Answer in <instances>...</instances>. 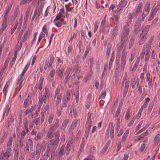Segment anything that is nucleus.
Here are the masks:
<instances>
[{"label": "nucleus", "instance_id": "nucleus-1", "mask_svg": "<svg viewBox=\"0 0 160 160\" xmlns=\"http://www.w3.org/2000/svg\"><path fill=\"white\" fill-rule=\"evenodd\" d=\"M117 54L119 58L121 57V60L120 62L119 59H118L116 62V69L118 71H123L125 68L126 64V58L127 56V52L124 48L121 46L117 49Z\"/></svg>", "mask_w": 160, "mask_h": 160}, {"label": "nucleus", "instance_id": "nucleus-2", "mask_svg": "<svg viewBox=\"0 0 160 160\" xmlns=\"http://www.w3.org/2000/svg\"><path fill=\"white\" fill-rule=\"evenodd\" d=\"M131 19L129 18L127 22H125V25L122 28L120 36L121 44L117 49H118L122 46L123 48H124L126 50V45L124 43L128 40V38L129 33V25L131 24Z\"/></svg>", "mask_w": 160, "mask_h": 160}, {"label": "nucleus", "instance_id": "nucleus-3", "mask_svg": "<svg viewBox=\"0 0 160 160\" xmlns=\"http://www.w3.org/2000/svg\"><path fill=\"white\" fill-rule=\"evenodd\" d=\"M59 132L58 131H57L55 134V137L54 139H53L50 141L49 142L48 145L50 146L51 148H52V152L55 151L58 145L59 141Z\"/></svg>", "mask_w": 160, "mask_h": 160}, {"label": "nucleus", "instance_id": "nucleus-4", "mask_svg": "<svg viewBox=\"0 0 160 160\" xmlns=\"http://www.w3.org/2000/svg\"><path fill=\"white\" fill-rule=\"evenodd\" d=\"M149 29V26L147 25L143 29L142 31V33H141L139 38V45L143 44L146 41L148 37L147 35Z\"/></svg>", "mask_w": 160, "mask_h": 160}, {"label": "nucleus", "instance_id": "nucleus-5", "mask_svg": "<svg viewBox=\"0 0 160 160\" xmlns=\"http://www.w3.org/2000/svg\"><path fill=\"white\" fill-rule=\"evenodd\" d=\"M124 84H125V86L123 91V97H125L126 96V94L127 93L129 85V79L128 78L127 74L126 72L125 73L124 76L123 78L122 81V82L121 86L122 88L123 86H124Z\"/></svg>", "mask_w": 160, "mask_h": 160}, {"label": "nucleus", "instance_id": "nucleus-6", "mask_svg": "<svg viewBox=\"0 0 160 160\" xmlns=\"http://www.w3.org/2000/svg\"><path fill=\"white\" fill-rule=\"evenodd\" d=\"M141 19L138 18L136 21L134 25V31L135 34H137L141 30Z\"/></svg>", "mask_w": 160, "mask_h": 160}, {"label": "nucleus", "instance_id": "nucleus-7", "mask_svg": "<svg viewBox=\"0 0 160 160\" xmlns=\"http://www.w3.org/2000/svg\"><path fill=\"white\" fill-rule=\"evenodd\" d=\"M110 132L111 138L113 139L114 138V128L113 124L110 123L108 124L106 133L109 134Z\"/></svg>", "mask_w": 160, "mask_h": 160}, {"label": "nucleus", "instance_id": "nucleus-8", "mask_svg": "<svg viewBox=\"0 0 160 160\" xmlns=\"http://www.w3.org/2000/svg\"><path fill=\"white\" fill-rule=\"evenodd\" d=\"M40 92H39L38 95L39 98V102H38V107H40L41 108L42 104H43V102L45 103H46L47 102V98H46V95L45 94H43L42 98H41L40 95Z\"/></svg>", "mask_w": 160, "mask_h": 160}, {"label": "nucleus", "instance_id": "nucleus-9", "mask_svg": "<svg viewBox=\"0 0 160 160\" xmlns=\"http://www.w3.org/2000/svg\"><path fill=\"white\" fill-rule=\"evenodd\" d=\"M91 114L88 115L85 125L86 129L90 130L92 121L91 119Z\"/></svg>", "mask_w": 160, "mask_h": 160}, {"label": "nucleus", "instance_id": "nucleus-10", "mask_svg": "<svg viewBox=\"0 0 160 160\" xmlns=\"http://www.w3.org/2000/svg\"><path fill=\"white\" fill-rule=\"evenodd\" d=\"M13 152H14V160H18L19 149L18 146L15 145L13 148Z\"/></svg>", "mask_w": 160, "mask_h": 160}, {"label": "nucleus", "instance_id": "nucleus-11", "mask_svg": "<svg viewBox=\"0 0 160 160\" xmlns=\"http://www.w3.org/2000/svg\"><path fill=\"white\" fill-rule=\"evenodd\" d=\"M72 70V68H68L67 70L66 71L64 74L66 75V77L64 80V82L65 83H68V81H69V78L68 76L69 74H70L71 71Z\"/></svg>", "mask_w": 160, "mask_h": 160}, {"label": "nucleus", "instance_id": "nucleus-12", "mask_svg": "<svg viewBox=\"0 0 160 160\" xmlns=\"http://www.w3.org/2000/svg\"><path fill=\"white\" fill-rule=\"evenodd\" d=\"M65 148V145H62L61 146L60 149L58 152V157H62V156L65 153V152L64 151Z\"/></svg>", "mask_w": 160, "mask_h": 160}, {"label": "nucleus", "instance_id": "nucleus-13", "mask_svg": "<svg viewBox=\"0 0 160 160\" xmlns=\"http://www.w3.org/2000/svg\"><path fill=\"white\" fill-rule=\"evenodd\" d=\"M118 30V25L117 23H116V26L115 28L113 29L111 32L112 38L113 39H114V37L117 35V31Z\"/></svg>", "mask_w": 160, "mask_h": 160}, {"label": "nucleus", "instance_id": "nucleus-14", "mask_svg": "<svg viewBox=\"0 0 160 160\" xmlns=\"http://www.w3.org/2000/svg\"><path fill=\"white\" fill-rule=\"evenodd\" d=\"M80 122L79 120H74L71 125V129H73L76 127L77 125L79 124Z\"/></svg>", "mask_w": 160, "mask_h": 160}, {"label": "nucleus", "instance_id": "nucleus-15", "mask_svg": "<svg viewBox=\"0 0 160 160\" xmlns=\"http://www.w3.org/2000/svg\"><path fill=\"white\" fill-rule=\"evenodd\" d=\"M110 142V140H109L106 143L103 148L102 149L101 153L103 154H104L107 150Z\"/></svg>", "mask_w": 160, "mask_h": 160}, {"label": "nucleus", "instance_id": "nucleus-16", "mask_svg": "<svg viewBox=\"0 0 160 160\" xmlns=\"http://www.w3.org/2000/svg\"><path fill=\"white\" fill-rule=\"evenodd\" d=\"M135 36L134 35L132 36L130 38L129 45V48H132L134 43Z\"/></svg>", "mask_w": 160, "mask_h": 160}, {"label": "nucleus", "instance_id": "nucleus-17", "mask_svg": "<svg viewBox=\"0 0 160 160\" xmlns=\"http://www.w3.org/2000/svg\"><path fill=\"white\" fill-rule=\"evenodd\" d=\"M13 141V138L12 137H10L7 143V149L9 150H11V148L12 146V143Z\"/></svg>", "mask_w": 160, "mask_h": 160}, {"label": "nucleus", "instance_id": "nucleus-18", "mask_svg": "<svg viewBox=\"0 0 160 160\" xmlns=\"http://www.w3.org/2000/svg\"><path fill=\"white\" fill-rule=\"evenodd\" d=\"M55 133H53L52 131H49L46 136V139L47 138L52 139L55 137Z\"/></svg>", "mask_w": 160, "mask_h": 160}, {"label": "nucleus", "instance_id": "nucleus-19", "mask_svg": "<svg viewBox=\"0 0 160 160\" xmlns=\"http://www.w3.org/2000/svg\"><path fill=\"white\" fill-rule=\"evenodd\" d=\"M63 72L64 70L62 68L60 69V68H58L56 70V73H57L58 75L60 76L61 78H62V77Z\"/></svg>", "mask_w": 160, "mask_h": 160}, {"label": "nucleus", "instance_id": "nucleus-20", "mask_svg": "<svg viewBox=\"0 0 160 160\" xmlns=\"http://www.w3.org/2000/svg\"><path fill=\"white\" fill-rule=\"evenodd\" d=\"M147 48V45H144L142 51V54H143L144 55L145 54L146 55V56H149L148 55V52H149V50L147 48L145 50V48Z\"/></svg>", "mask_w": 160, "mask_h": 160}, {"label": "nucleus", "instance_id": "nucleus-21", "mask_svg": "<svg viewBox=\"0 0 160 160\" xmlns=\"http://www.w3.org/2000/svg\"><path fill=\"white\" fill-rule=\"evenodd\" d=\"M13 3V1L12 0L9 4L8 6L6 7V9L5 10V12L8 13H9L10 10L12 5Z\"/></svg>", "mask_w": 160, "mask_h": 160}, {"label": "nucleus", "instance_id": "nucleus-22", "mask_svg": "<svg viewBox=\"0 0 160 160\" xmlns=\"http://www.w3.org/2000/svg\"><path fill=\"white\" fill-rule=\"evenodd\" d=\"M147 104L144 103L143 105L141 106L138 114V116L139 117H140L141 116L142 110H143V109H144L147 107Z\"/></svg>", "mask_w": 160, "mask_h": 160}, {"label": "nucleus", "instance_id": "nucleus-23", "mask_svg": "<svg viewBox=\"0 0 160 160\" xmlns=\"http://www.w3.org/2000/svg\"><path fill=\"white\" fill-rule=\"evenodd\" d=\"M150 3L149 2H147L145 6V11L144 12H146V14H148L150 11Z\"/></svg>", "mask_w": 160, "mask_h": 160}, {"label": "nucleus", "instance_id": "nucleus-24", "mask_svg": "<svg viewBox=\"0 0 160 160\" xmlns=\"http://www.w3.org/2000/svg\"><path fill=\"white\" fill-rule=\"evenodd\" d=\"M11 151V150H9L7 149L6 152H5L4 153L3 152H2L4 157L7 158V159L10 157Z\"/></svg>", "mask_w": 160, "mask_h": 160}, {"label": "nucleus", "instance_id": "nucleus-25", "mask_svg": "<svg viewBox=\"0 0 160 160\" xmlns=\"http://www.w3.org/2000/svg\"><path fill=\"white\" fill-rule=\"evenodd\" d=\"M19 12V6L18 5H17L16 6L15 10L13 12V15L15 16H17V15L18 13Z\"/></svg>", "mask_w": 160, "mask_h": 160}, {"label": "nucleus", "instance_id": "nucleus-26", "mask_svg": "<svg viewBox=\"0 0 160 160\" xmlns=\"http://www.w3.org/2000/svg\"><path fill=\"white\" fill-rule=\"evenodd\" d=\"M136 82H138V78L136 79L134 78L131 82L132 87L133 89L135 88Z\"/></svg>", "mask_w": 160, "mask_h": 160}, {"label": "nucleus", "instance_id": "nucleus-27", "mask_svg": "<svg viewBox=\"0 0 160 160\" xmlns=\"http://www.w3.org/2000/svg\"><path fill=\"white\" fill-rule=\"evenodd\" d=\"M142 2H140L139 4H138V7L137 8V9L136 11V15H137V14L141 10V9H142Z\"/></svg>", "mask_w": 160, "mask_h": 160}, {"label": "nucleus", "instance_id": "nucleus-28", "mask_svg": "<svg viewBox=\"0 0 160 160\" xmlns=\"http://www.w3.org/2000/svg\"><path fill=\"white\" fill-rule=\"evenodd\" d=\"M55 72V70L54 69H52L49 72V76H50V79L51 81H52L53 79V77L54 76Z\"/></svg>", "mask_w": 160, "mask_h": 160}, {"label": "nucleus", "instance_id": "nucleus-29", "mask_svg": "<svg viewBox=\"0 0 160 160\" xmlns=\"http://www.w3.org/2000/svg\"><path fill=\"white\" fill-rule=\"evenodd\" d=\"M112 47V45L109 43L108 44L107 48L106 55L109 56L110 55V51Z\"/></svg>", "mask_w": 160, "mask_h": 160}, {"label": "nucleus", "instance_id": "nucleus-30", "mask_svg": "<svg viewBox=\"0 0 160 160\" xmlns=\"http://www.w3.org/2000/svg\"><path fill=\"white\" fill-rule=\"evenodd\" d=\"M14 121V118L12 115L11 116L8 121V126L9 127L12 123Z\"/></svg>", "mask_w": 160, "mask_h": 160}, {"label": "nucleus", "instance_id": "nucleus-31", "mask_svg": "<svg viewBox=\"0 0 160 160\" xmlns=\"http://www.w3.org/2000/svg\"><path fill=\"white\" fill-rule=\"evenodd\" d=\"M42 136V134L41 132H39L37 134V136L35 137L34 139L36 141L38 140L41 139Z\"/></svg>", "mask_w": 160, "mask_h": 160}, {"label": "nucleus", "instance_id": "nucleus-32", "mask_svg": "<svg viewBox=\"0 0 160 160\" xmlns=\"http://www.w3.org/2000/svg\"><path fill=\"white\" fill-rule=\"evenodd\" d=\"M71 97V93L70 92L67 91L66 92V96H64L62 98H65V99L67 100H70Z\"/></svg>", "mask_w": 160, "mask_h": 160}, {"label": "nucleus", "instance_id": "nucleus-33", "mask_svg": "<svg viewBox=\"0 0 160 160\" xmlns=\"http://www.w3.org/2000/svg\"><path fill=\"white\" fill-rule=\"evenodd\" d=\"M18 23L17 22V21H16V24L14 25V26L13 27V28L11 29L10 33L11 34H12L13 33L15 30L16 29L17 26H18Z\"/></svg>", "mask_w": 160, "mask_h": 160}, {"label": "nucleus", "instance_id": "nucleus-34", "mask_svg": "<svg viewBox=\"0 0 160 160\" xmlns=\"http://www.w3.org/2000/svg\"><path fill=\"white\" fill-rule=\"evenodd\" d=\"M42 12V8L40 7L38 8V11H37V18L38 19L39 18V16H40Z\"/></svg>", "mask_w": 160, "mask_h": 160}, {"label": "nucleus", "instance_id": "nucleus-35", "mask_svg": "<svg viewBox=\"0 0 160 160\" xmlns=\"http://www.w3.org/2000/svg\"><path fill=\"white\" fill-rule=\"evenodd\" d=\"M68 123V120H64L62 124V128L64 129L66 128Z\"/></svg>", "mask_w": 160, "mask_h": 160}, {"label": "nucleus", "instance_id": "nucleus-36", "mask_svg": "<svg viewBox=\"0 0 160 160\" xmlns=\"http://www.w3.org/2000/svg\"><path fill=\"white\" fill-rule=\"evenodd\" d=\"M24 80V76H21L20 75V78L19 79L18 82H17V85H20V86H21L22 83V82Z\"/></svg>", "mask_w": 160, "mask_h": 160}, {"label": "nucleus", "instance_id": "nucleus-37", "mask_svg": "<svg viewBox=\"0 0 160 160\" xmlns=\"http://www.w3.org/2000/svg\"><path fill=\"white\" fill-rule=\"evenodd\" d=\"M79 89H77V90L76 91V94H75V99L76 100V103H78V100H79Z\"/></svg>", "mask_w": 160, "mask_h": 160}, {"label": "nucleus", "instance_id": "nucleus-38", "mask_svg": "<svg viewBox=\"0 0 160 160\" xmlns=\"http://www.w3.org/2000/svg\"><path fill=\"white\" fill-rule=\"evenodd\" d=\"M8 85L6 84L4 88L3 89V92L4 93V96L5 97H6L7 93L8 91Z\"/></svg>", "mask_w": 160, "mask_h": 160}, {"label": "nucleus", "instance_id": "nucleus-39", "mask_svg": "<svg viewBox=\"0 0 160 160\" xmlns=\"http://www.w3.org/2000/svg\"><path fill=\"white\" fill-rule=\"evenodd\" d=\"M78 64L75 65L73 68V70L74 71L75 73H79L80 72V70H78Z\"/></svg>", "mask_w": 160, "mask_h": 160}, {"label": "nucleus", "instance_id": "nucleus-40", "mask_svg": "<svg viewBox=\"0 0 160 160\" xmlns=\"http://www.w3.org/2000/svg\"><path fill=\"white\" fill-rule=\"evenodd\" d=\"M65 98H62V107H66L67 106V104L68 102V100L65 99Z\"/></svg>", "mask_w": 160, "mask_h": 160}, {"label": "nucleus", "instance_id": "nucleus-41", "mask_svg": "<svg viewBox=\"0 0 160 160\" xmlns=\"http://www.w3.org/2000/svg\"><path fill=\"white\" fill-rule=\"evenodd\" d=\"M106 23V20L105 19H104L102 22L101 25L100 27V29H104V28H106L105 24Z\"/></svg>", "mask_w": 160, "mask_h": 160}, {"label": "nucleus", "instance_id": "nucleus-42", "mask_svg": "<svg viewBox=\"0 0 160 160\" xmlns=\"http://www.w3.org/2000/svg\"><path fill=\"white\" fill-rule=\"evenodd\" d=\"M43 94H45L46 95V97H49L50 96L49 90L47 86L45 88V93Z\"/></svg>", "mask_w": 160, "mask_h": 160}, {"label": "nucleus", "instance_id": "nucleus-43", "mask_svg": "<svg viewBox=\"0 0 160 160\" xmlns=\"http://www.w3.org/2000/svg\"><path fill=\"white\" fill-rule=\"evenodd\" d=\"M26 144L28 145L30 148H31L33 146V142L31 139H28Z\"/></svg>", "mask_w": 160, "mask_h": 160}, {"label": "nucleus", "instance_id": "nucleus-44", "mask_svg": "<svg viewBox=\"0 0 160 160\" xmlns=\"http://www.w3.org/2000/svg\"><path fill=\"white\" fill-rule=\"evenodd\" d=\"M148 133V132L146 131V132L140 135L138 137V138L141 139H142L145 136L147 135Z\"/></svg>", "mask_w": 160, "mask_h": 160}, {"label": "nucleus", "instance_id": "nucleus-45", "mask_svg": "<svg viewBox=\"0 0 160 160\" xmlns=\"http://www.w3.org/2000/svg\"><path fill=\"white\" fill-rule=\"evenodd\" d=\"M153 105L152 104H150L149 105L148 110V112L147 113L148 114H149L150 113V112H151L152 108H153Z\"/></svg>", "mask_w": 160, "mask_h": 160}, {"label": "nucleus", "instance_id": "nucleus-46", "mask_svg": "<svg viewBox=\"0 0 160 160\" xmlns=\"http://www.w3.org/2000/svg\"><path fill=\"white\" fill-rule=\"evenodd\" d=\"M16 58V57L15 56L13 57L12 59V61L10 62V63L9 65V67L11 68L12 67L13 65L14 62L15 61Z\"/></svg>", "mask_w": 160, "mask_h": 160}, {"label": "nucleus", "instance_id": "nucleus-47", "mask_svg": "<svg viewBox=\"0 0 160 160\" xmlns=\"http://www.w3.org/2000/svg\"><path fill=\"white\" fill-rule=\"evenodd\" d=\"M43 32L45 33L46 35L48 34V31L47 29V26L46 25H44L42 28Z\"/></svg>", "mask_w": 160, "mask_h": 160}, {"label": "nucleus", "instance_id": "nucleus-48", "mask_svg": "<svg viewBox=\"0 0 160 160\" xmlns=\"http://www.w3.org/2000/svg\"><path fill=\"white\" fill-rule=\"evenodd\" d=\"M57 97V100L56 102V104L57 105L60 102H61V97L60 95H58Z\"/></svg>", "mask_w": 160, "mask_h": 160}, {"label": "nucleus", "instance_id": "nucleus-49", "mask_svg": "<svg viewBox=\"0 0 160 160\" xmlns=\"http://www.w3.org/2000/svg\"><path fill=\"white\" fill-rule=\"evenodd\" d=\"M29 101L28 98L25 99L23 104V107L26 108L28 106V102Z\"/></svg>", "mask_w": 160, "mask_h": 160}, {"label": "nucleus", "instance_id": "nucleus-50", "mask_svg": "<svg viewBox=\"0 0 160 160\" xmlns=\"http://www.w3.org/2000/svg\"><path fill=\"white\" fill-rule=\"evenodd\" d=\"M85 105L87 108H89L90 106V101L89 100H87L85 102Z\"/></svg>", "mask_w": 160, "mask_h": 160}, {"label": "nucleus", "instance_id": "nucleus-51", "mask_svg": "<svg viewBox=\"0 0 160 160\" xmlns=\"http://www.w3.org/2000/svg\"><path fill=\"white\" fill-rule=\"evenodd\" d=\"M62 16V14L61 13H58L57 14V15L56 16V18H55V19L54 20V21L55 20H60L61 17Z\"/></svg>", "mask_w": 160, "mask_h": 160}, {"label": "nucleus", "instance_id": "nucleus-52", "mask_svg": "<svg viewBox=\"0 0 160 160\" xmlns=\"http://www.w3.org/2000/svg\"><path fill=\"white\" fill-rule=\"evenodd\" d=\"M94 157L92 155L88 156V157L85 158L83 160H94Z\"/></svg>", "mask_w": 160, "mask_h": 160}, {"label": "nucleus", "instance_id": "nucleus-53", "mask_svg": "<svg viewBox=\"0 0 160 160\" xmlns=\"http://www.w3.org/2000/svg\"><path fill=\"white\" fill-rule=\"evenodd\" d=\"M44 112H43V111L42 112H41V122L42 123L44 120Z\"/></svg>", "mask_w": 160, "mask_h": 160}, {"label": "nucleus", "instance_id": "nucleus-54", "mask_svg": "<svg viewBox=\"0 0 160 160\" xmlns=\"http://www.w3.org/2000/svg\"><path fill=\"white\" fill-rule=\"evenodd\" d=\"M7 134L5 133L3 136L0 139V142L2 143V142L4 139L6 138L7 136Z\"/></svg>", "mask_w": 160, "mask_h": 160}, {"label": "nucleus", "instance_id": "nucleus-55", "mask_svg": "<svg viewBox=\"0 0 160 160\" xmlns=\"http://www.w3.org/2000/svg\"><path fill=\"white\" fill-rule=\"evenodd\" d=\"M121 108L120 107H118L117 109V110L116 112L115 115V117H118V116L119 115V113L120 112Z\"/></svg>", "mask_w": 160, "mask_h": 160}, {"label": "nucleus", "instance_id": "nucleus-56", "mask_svg": "<svg viewBox=\"0 0 160 160\" xmlns=\"http://www.w3.org/2000/svg\"><path fill=\"white\" fill-rule=\"evenodd\" d=\"M106 94V91H104L102 92L100 95V98L102 99L104 98Z\"/></svg>", "mask_w": 160, "mask_h": 160}, {"label": "nucleus", "instance_id": "nucleus-57", "mask_svg": "<svg viewBox=\"0 0 160 160\" xmlns=\"http://www.w3.org/2000/svg\"><path fill=\"white\" fill-rule=\"evenodd\" d=\"M55 24L58 27H60L62 25V23L61 22V20L59 21L55 22Z\"/></svg>", "mask_w": 160, "mask_h": 160}, {"label": "nucleus", "instance_id": "nucleus-58", "mask_svg": "<svg viewBox=\"0 0 160 160\" xmlns=\"http://www.w3.org/2000/svg\"><path fill=\"white\" fill-rule=\"evenodd\" d=\"M157 112V111L156 110H155V109H154L151 114L150 118H152L154 116Z\"/></svg>", "mask_w": 160, "mask_h": 160}, {"label": "nucleus", "instance_id": "nucleus-59", "mask_svg": "<svg viewBox=\"0 0 160 160\" xmlns=\"http://www.w3.org/2000/svg\"><path fill=\"white\" fill-rule=\"evenodd\" d=\"M21 88V86H20V85H19V87L18 88H16V90L15 92V95L16 94H17L20 91Z\"/></svg>", "mask_w": 160, "mask_h": 160}, {"label": "nucleus", "instance_id": "nucleus-60", "mask_svg": "<svg viewBox=\"0 0 160 160\" xmlns=\"http://www.w3.org/2000/svg\"><path fill=\"white\" fill-rule=\"evenodd\" d=\"M101 30H102V32L105 34H107L109 32V28H104V29H101Z\"/></svg>", "mask_w": 160, "mask_h": 160}, {"label": "nucleus", "instance_id": "nucleus-61", "mask_svg": "<svg viewBox=\"0 0 160 160\" xmlns=\"http://www.w3.org/2000/svg\"><path fill=\"white\" fill-rule=\"evenodd\" d=\"M60 91V88H57L56 89L55 92V97L56 96L57 97V96L58 95H59V94Z\"/></svg>", "mask_w": 160, "mask_h": 160}, {"label": "nucleus", "instance_id": "nucleus-62", "mask_svg": "<svg viewBox=\"0 0 160 160\" xmlns=\"http://www.w3.org/2000/svg\"><path fill=\"white\" fill-rule=\"evenodd\" d=\"M7 27V25L6 24V22H3L2 24V28L1 29L5 30Z\"/></svg>", "mask_w": 160, "mask_h": 160}, {"label": "nucleus", "instance_id": "nucleus-63", "mask_svg": "<svg viewBox=\"0 0 160 160\" xmlns=\"http://www.w3.org/2000/svg\"><path fill=\"white\" fill-rule=\"evenodd\" d=\"M112 18L114 20L116 21L117 22H118V17L117 15H115L112 16Z\"/></svg>", "mask_w": 160, "mask_h": 160}, {"label": "nucleus", "instance_id": "nucleus-64", "mask_svg": "<svg viewBox=\"0 0 160 160\" xmlns=\"http://www.w3.org/2000/svg\"><path fill=\"white\" fill-rule=\"evenodd\" d=\"M98 23H96L95 25H94V32H95L97 30L98 27Z\"/></svg>", "mask_w": 160, "mask_h": 160}]
</instances>
